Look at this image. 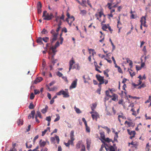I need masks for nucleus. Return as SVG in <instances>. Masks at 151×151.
I'll return each instance as SVG.
<instances>
[{
	"label": "nucleus",
	"instance_id": "1",
	"mask_svg": "<svg viewBox=\"0 0 151 151\" xmlns=\"http://www.w3.org/2000/svg\"><path fill=\"white\" fill-rule=\"evenodd\" d=\"M55 21L58 23V27L55 30L52 29L50 32L51 33L52 35L50 40V42L52 43L57 40L58 32L61 28L60 26L62 22L60 17L58 16L56 17Z\"/></svg>",
	"mask_w": 151,
	"mask_h": 151
},
{
	"label": "nucleus",
	"instance_id": "2",
	"mask_svg": "<svg viewBox=\"0 0 151 151\" xmlns=\"http://www.w3.org/2000/svg\"><path fill=\"white\" fill-rule=\"evenodd\" d=\"M46 11H45L43 12L42 17H44L43 19L46 20H49L51 19L53 17V14L52 13L49 14L47 13Z\"/></svg>",
	"mask_w": 151,
	"mask_h": 151
},
{
	"label": "nucleus",
	"instance_id": "3",
	"mask_svg": "<svg viewBox=\"0 0 151 151\" xmlns=\"http://www.w3.org/2000/svg\"><path fill=\"white\" fill-rule=\"evenodd\" d=\"M66 15L67 18L66 19V20L68 22V24L70 26L72 23L75 20V18L73 16H70V15L69 13H67Z\"/></svg>",
	"mask_w": 151,
	"mask_h": 151
},
{
	"label": "nucleus",
	"instance_id": "4",
	"mask_svg": "<svg viewBox=\"0 0 151 151\" xmlns=\"http://www.w3.org/2000/svg\"><path fill=\"white\" fill-rule=\"evenodd\" d=\"M60 45V44L59 41H57L55 43L54 46H52L50 48V50H52V52L53 54L55 55L56 52H57V50H56V48L59 47Z\"/></svg>",
	"mask_w": 151,
	"mask_h": 151
},
{
	"label": "nucleus",
	"instance_id": "5",
	"mask_svg": "<svg viewBox=\"0 0 151 151\" xmlns=\"http://www.w3.org/2000/svg\"><path fill=\"white\" fill-rule=\"evenodd\" d=\"M77 81L78 79L77 78H76L72 82L71 85L69 87V89H71L76 87L77 85Z\"/></svg>",
	"mask_w": 151,
	"mask_h": 151
},
{
	"label": "nucleus",
	"instance_id": "6",
	"mask_svg": "<svg viewBox=\"0 0 151 151\" xmlns=\"http://www.w3.org/2000/svg\"><path fill=\"white\" fill-rule=\"evenodd\" d=\"M96 77L98 80L100 82V84H101L104 83V77L99 75H96Z\"/></svg>",
	"mask_w": 151,
	"mask_h": 151
},
{
	"label": "nucleus",
	"instance_id": "7",
	"mask_svg": "<svg viewBox=\"0 0 151 151\" xmlns=\"http://www.w3.org/2000/svg\"><path fill=\"white\" fill-rule=\"evenodd\" d=\"M105 149L107 151H115L117 148L116 146L114 145L113 146L111 145L109 146L108 148L105 147Z\"/></svg>",
	"mask_w": 151,
	"mask_h": 151
},
{
	"label": "nucleus",
	"instance_id": "8",
	"mask_svg": "<svg viewBox=\"0 0 151 151\" xmlns=\"http://www.w3.org/2000/svg\"><path fill=\"white\" fill-rule=\"evenodd\" d=\"M146 17L145 16H143L141 17V20H140V22H141L142 25H143V26L145 27H147L145 24L146 23Z\"/></svg>",
	"mask_w": 151,
	"mask_h": 151
},
{
	"label": "nucleus",
	"instance_id": "9",
	"mask_svg": "<svg viewBox=\"0 0 151 151\" xmlns=\"http://www.w3.org/2000/svg\"><path fill=\"white\" fill-rule=\"evenodd\" d=\"M47 142V143L48 144H49V142L47 141H42V139H40L39 142L40 146V147H44L45 145Z\"/></svg>",
	"mask_w": 151,
	"mask_h": 151
},
{
	"label": "nucleus",
	"instance_id": "10",
	"mask_svg": "<svg viewBox=\"0 0 151 151\" xmlns=\"http://www.w3.org/2000/svg\"><path fill=\"white\" fill-rule=\"evenodd\" d=\"M100 134L101 137V139H100L101 140V142L104 145H105V143L104 141V140L105 139V137L104 134V132H101L100 133Z\"/></svg>",
	"mask_w": 151,
	"mask_h": 151
},
{
	"label": "nucleus",
	"instance_id": "11",
	"mask_svg": "<svg viewBox=\"0 0 151 151\" xmlns=\"http://www.w3.org/2000/svg\"><path fill=\"white\" fill-rule=\"evenodd\" d=\"M74 132L72 130L71 131L70 133V140H68L69 141H70V142H71L72 144L73 143V141L74 140Z\"/></svg>",
	"mask_w": 151,
	"mask_h": 151
},
{
	"label": "nucleus",
	"instance_id": "12",
	"mask_svg": "<svg viewBox=\"0 0 151 151\" xmlns=\"http://www.w3.org/2000/svg\"><path fill=\"white\" fill-rule=\"evenodd\" d=\"M42 4L40 2H39L37 4V12L38 14L41 12Z\"/></svg>",
	"mask_w": 151,
	"mask_h": 151
},
{
	"label": "nucleus",
	"instance_id": "13",
	"mask_svg": "<svg viewBox=\"0 0 151 151\" xmlns=\"http://www.w3.org/2000/svg\"><path fill=\"white\" fill-rule=\"evenodd\" d=\"M99 116V115L97 112L95 113L94 114L91 115V116L93 120L95 119L96 121H97L98 117Z\"/></svg>",
	"mask_w": 151,
	"mask_h": 151
},
{
	"label": "nucleus",
	"instance_id": "14",
	"mask_svg": "<svg viewBox=\"0 0 151 151\" xmlns=\"http://www.w3.org/2000/svg\"><path fill=\"white\" fill-rule=\"evenodd\" d=\"M75 63V62L74 60H73V58H72L70 60L69 62L70 64V67L69 68V71L71 69H72L73 68V65Z\"/></svg>",
	"mask_w": 151,
	"mask_h": 151
},
{
	"label": "nucleus",
	"instance_id": "15",
	"mask_svg": "<svg viewBox=\"0 0 151 151\" xmlns=\"http://www.w3.org/2000/svg\"><path fill=\"white\" fill-rule=\"evenodd\" d=\"M80 66L79 65V64L78 63H77L76 64H75L74 66H73V67L72 68L74 69H75L77 70H79L80 69Z\"/></svg>",
	"mask_w": 151,
	"mask_h": 151
},
{
	"label": "nucleus",
	"instance_id": "16",
	"mask_svg": "<svg viewBox=\"0 0 151 151\" xmlns=\"http://www.w3.org/2000/svg\"><path fill=\"white\" fill-rule=\"evenodd\" d=\"M42 80V78L41 77H38L34 81V83L35 84H37V83L40 82Z\"/></svg>",
	"mask_w": 151,
	"mask_h": 151
},
{
	"label": "nucleus",
	"instance_id": "17",
	"mask_svg": "<svg viewBox=\"0 0 151 151\" xmlns=\"http://www.w3.org/2000/svg\"><path fill=\"white\" fill-rule=\"evenodd\" d=\"M127 131L130 135H135L136 134V132L134 131H131L129 129H127Z\"/></svg>",
	"mask_w": 151,
	"mask_h": 151
},
{
	"label": "nucleus",
	"instance_id": "18",
	"mask_svg": "<svg viewBox=\"0 0 151 151\" xmlns=\"http://www.w3.org/2000/svg\"><path fill=\"white\" fill-rule=\"evenodd\" d=\"M63 97L65 98H68L69 96V95L68 94V93L67 92H66L63 90Z\"/></svg>",
	"mask_w": 151,
	"mask_h": 151
},
{
	"label": "nucleus",
	"instance_id": "19",
	"mask_svg": "<svg viewBox=\"0 0 151 151\" xmlns=\"http://www.w3.org/2000/svg\"><path fill=\"white\" fill-rule=\"evenodd\" d=\"M111 96H112L111 99L114 101H116L118 99V96L115 94H113Z\"/></svg>",
	"mask_w": 151,
	"mask_h": 151
},
{
	"label": "nucleus",
	"instance_id": "20",
	"mask_svg": "<svg viewBox=\"0 0 151 151\" xmlns=\"http://www.w3.org/2000/svg\"><path fill=\"white\" fill-rule=\"evenodd\" d=\"M125 124H127L129 127H133L134 124H133V123L131 122H128L127 121H126L125 122Z\"/></svg>",
	"mask_w": 151,
	"mask_h": 151
},
{
	"label": "nucleus",
	"instance_id": "21",
	"mask_svg": "<svg viewBox=\"0 0 151 151\" xmlns=\"http://www.w3.org/2000/svg\"><path fill=\"white\" fill-rule=\"evenodd\" d=\"M80 14L83 16L87 14V12L84 10H80Z\"/></svg>",
	"mask_w": 151,
	"mask_h": 151
},
{
	"label": "nucleus",
	"instance_id": "22",
	"mask_svg": "<svg viewBox=\"0 0 151 151\" xmlns=\"http://www.w3.org/2000/svg\"><path fill=\"white\" fill-rule=\"evenodd\" d=\"M97 105V104L96 103H93L92 104V106H91V109L92 110H94L96 108Z\"/></svg>",
	"mask_w": 151,
	"mask_h": 151
},
{
	"label": "nucleus",
	"instance_id": "23",
	"mask_svg": "<svg viewBox=\"0 0 151 151\" xmlns=\"http://www.w3.org/2000/svg\"><path fill=\"white\" fill-rule=\"evenodd\" d=\"M50 127H47V129H45L42 132V136H44L45 134L47 132V131L48 130H50Z\"/></svg>",
	"mask_w": 151,
	"mask_h": 151
},
{
	"label": "nucleus",
	"instance_id": "24",
	"mask_svg": "<svg viewBox=\"0 0 151 151\" xmlns=\"http://www.w3.org/2000/svg\"><path fill=\"white\" fill-rule=\"evenodd\" d=\"M42 39L41 37L38 38L37 40V42L38 43H40V44H41L42 43Z\"/></svg>",
	"mask_w": 151,
	"mask_h": 151
},
{
	"label": "nucleus",
	"instance_id": "25",
	"mask_svg": "<svg viewBox=\"0 0 151 151\" xmlns=\"http://www.w3.org/2000/svg\"><path fill=\"white\" fill-rule=\"evenodd\" d=\"M35 116H37V117H39L40 118H41L42 116L41 113L39 111H37V114L35 115Z\"/></svg>",
	"mask_w": 151,
	"mask_h": 151
},
{
	"label": "nucleus",
	"instance_id": "26",
	"mask_svg": "<svg viewBox=\"0 0 151 151\" xmlns=\"http://www.w3.org/2000/svg\"><path fill=\"white\" fill-rule=\"evenodd\" d=\"M74 108L76 112L78 114H80L81 113V111L80 110V109L78 108H77L76 106L74 107Z\"/></svg>",
	"mask_w": 151,
	"mask_h": 151
},
{
	"label": "nucleus",
	"instance_id": "27",
	"mask_svg": "<svg viewBox=\"0 0 151 151\" xmlns=\"http://www.w3.org/2000/svg\"><path fill=\"white\" fill-rule=\"evenodd\" d=\"M109 70L108 69H106L104 71V75L106 76L107 77H109V75L108 74V72L109 71Z\"/></svg>",
	"mask_w": 151,
	"mask_h": 151
},
{
	"label": "nucleus",
	"instance_id": "28",
	"mask_svg": "<svg viewBox=\"0 0 151 151\" xmlns=\"http://www.w3.org/2000/svg\"><path fill=\"white\" fill-rule=\"evenodd\" d=\"M56 115L57 116V117L54 120V122H56L58 121L60 119V116L58 114H56Z\"/></svg>",
	"mask_w": 151,
	"mask_h": 151
},
{
	"label": "nucleus",
	"instance_id": "29",
	"mask_svg": "<svg viewBox=\"0 0 151 151\" xmlns=\"http://www.w3.org/2000/svg\"><path fill=\"white\" fill-rule=\"evenodd\" d=\"M122 118L123 119H126V118L125 117V116L122 113L121 114L119 115L118 116V118Z\"/></svg>",
	"mask_w": 151,
	"mask_h": 151
},
{
	"label": "nucleus",
	"instance_id": "30",
	"mask_svg": "<svg viewBox=\"0 0 151 151\" xmlns=\"http://www.w3.org/2000/svg\"><path fill=\"white\" fill-rule=\"evenodd\" d=\"M18 124L19 125H22L23 124V121L21 119H19L17 122Z\"/></svg>",
	"mask_w": 151,
	"mask_h": 151
},
{
	"label": "nucleus",
	"instance_id": "31",
	"mask_svg": "<svg viewBox=\"0 0 151 151\" xmlns=\"http://www.w3.org/2000/svg\"><path fill=\"white\" fill-rule=\"evenodd\" d=\"M129 145L130 144H131L132 145H134V146H138V144L137 142H132L131 143H129Z\"/></svg>",
	"mask_w": 151,
	"mask_h": 151
},
{
	"label": "nucleus",
	"instance_id": "32",
	"mask_svg": "<svg viewBox=\"0 0 151 151\" xmlns=\"http://www.w3.org/2000/svg\"><path fill=\"white\" fill-rule=\"evenodd\" d=\"M104 141H105L106 142H112V140L111 139H110L109 138H105V139L104 140Z\"/></svg>",
	"mask_w": 151,
	"mask_h": 151
},
{
	"label": "nucleus",
	"instance_id": "33",
	"mask_svg": "<svg viewBox=\"0 0 151 151\" xmlns=\"http://www.w3.org/2000/svg\"><path fill=\"white\" fill-rule=\"evenodd\" d=\"M103 128L107 131V132L108 133H109L111 131V130L110 129H109L107 127L105 126L103 127Z\"/></svg>",
	"mask_w": 151,
	"mask_h": 151
},
{
	"label": "nucleus",
	"instance_id": "34",
	"mask_svg": "<svg viewBox=\"0 0 151 151\" xmlns=\"http://www.w3.org/2000/svg\"><path fill=\"white\" fill-rule=\"evenodd\" d=\"M35 114V111L34 110L32 111L31 112V115H32V119H34Z\"/></svg>",
	"mask_w": 151,
	"mask_h": 151
},
{
	"label": "nucleus",
	"instance_id": "35",
	"mask_svg": "<svg viewBox=\"0 0 151 151\" xmlns=\"http://www.w3.org/2000/svg\"><path fill=\"white\" fill-rule=\"evenodd\" d=\"M104 25L102 27V29H103L104 31H106V29H107L108 28V25Z\"/></svg>",
	"mask_w": 151,
	"mask_h": 151
},
{
	"label": "nucleus",
	"instance_id": "36",
	"mask_svg": "<svg viewBox=\"0 0 151 151\" xmlns=\"http://www.w3.org/2000/svg\"><path fill=\"white\" fill-rule=\"evenodd\" d=\"M42 39L43 41H44L45 42H46L48 40L49 38L47 37H45L43 38Z\"/></svg>",
	"mask_w": 151,
	"mask_h": 151
},
{
	"label": "nucleus",
	"instance_id": "37",
	"mask_svg": "<svg viewBox=\"0 0 151 151\" xmlns=\"http://www.w3.org/2000/svg\"><path fill=\"white\" fill-rule=\"evenodd\" d=\"M106 94L107 96L109 97L110 98L112 97V96H111V95H109V91H106Z\"/></svg>",
	"mask_w": 151,
	"mask_h": 151
},
{
	"label": "nucleus",
	"instance_id": "38",
	"mask_svg": "<svg viewBox=\"0 0 151 151\" xmlns=\"http://www.w3.org/2000/svg\"><path fill=\"white\" fill-rule=\"evenodd\" d=\"M56 74L59 77H62L63 75V74L59 71H58L57 72Z\"/></svg>",
	"mask_w": 151,
	"mask_h": 151
},
{
	"label": "nucleus",
	"instance_id": "39",
	"mask_svg": "<svg viewBox=\"0 0 151 151\" xmlns=\"http://www.w3.org/2000/svg\"><path fill=\"white\" fill-rule=\"evenodd\" d=\"M86 126V130L87 132H90V128L88 126L87 124H86V125H85Z\"/></svg>",
	"mask_w": 151,
	"mask_h": 151
},
{
	"label": "nucleus",
	"instance_id": "40",
	"mask_svg": "<svg viewBox=\"0 0 151 151\" xmlns=\"http://www.w3.org/2000/svg\"><path fill=\"white\" fill-rule=\"evenodd\" d=\"M29 107L30 109H32L34 108V106L33 104L32 103H31L30 104Z\"/></svg>",
	"mask_w": 151,
	"mask_h": 151
},
{
	"label": "nucleus",
	"instance_id": "41",
	"mask_svg": "<svg viewBox=\"0 0 151 151\" xmlns=\"http://www.w3.org/2000/svg\"><path fill=\"white\" fill-rule=\"evenodd\" d=\"M46 120L48 122H50L51 120V118L50 116L47 117L46 118Z\"/></svg>",
	"mask_w": 151,
	"mask_h": 151
},
{
	"label": "nucleus",
	"instance_id": "42",
	"mask_svg": "<svg viewBox=\"0 0 151 151\" xmlns=\"http://www.w3.org/2000/svg\"><path fill=\"white\" fill-rule=\"evenodd\" d=\"M106 145L105 144V145H104V143L101 145V148H100L99 150V151H102V150L105 147H105L104 146L105 145Z\"/></svg>",
	"mask_w": 151,
	"mask_h": 151
},
{
	"label": "nucleus",
	"instance_id": "43",
	"mask_svg": "<svg viewBox=\"0 0 151 151\" xmlns=\"http://www.w3.org/2000/svg\"><path fill=\"white\" fill-rule=\"evenodd\" d=\"M40 92L38 90L35 89L34 90V93L35 94H39Z\"/></svg>",
	"mask_w": 151,
	"mask_h": 151
},
{
	"label": "nucleus",
	"instance_id": "44",
	"mask_svg": "<svg viewBox=\"0 0 151 151\" xmlns=\"http://www.w3.org/2000/svg\"><path fill=\"white\" fill-rule=\"evenodd\" d=\"M82 146V148L81 150V151H85V146L83 145V144H82L81 145Z\"/></svg>",
	"mask_w": 151,
	"mask_h": 151
},
{
	"label": "nucleus",
	"instance_id": "45",
	"mask_svg": "<svg viewBox=\"0 0 151 151\" xmlns=\"http://www.w3.org/2000/svg\"><path fill=\"white\" fill-rule=\"evenodd\" d=\"M55 137V139H56L57 142L58 143H59L60 140L59 137L58 136L56 135Z\"/></svg>",
	"mask_w": 151,
	"mask_h": 151
},
{
	"label": "nucleus",
	"instance_id": "46",
	"mask_svg": "<svg viewBox=\"0 0 151 151\" xmlns=\"http://www.w3.org/2000/svg\"><path fill=\"white\" fill-rule=\"evenodd\" d=\"M64 144L66 146L68 147L70 144H72V143L68 141V143H65Z\"/></svg>",
	"mask_w": 151,
	"mask_h": 151
},
{
	"label": "nucleus",
	"instance_id": "47",
	"mask_svg": "<svg viewBox=\"0 0 151 151\" xmlns=\"http://www.w3.org/2000/svg\"><path fill=\"white\" fill-rule=\"evenodd\" d=\"M62 92H63V90H61V91H59V92L56 93V94L57 95H59V96L60 95H61L63 94Z\"/></svg>",
	"mask_w": 151,
	"mask_h": 151
},
{
	"label": "nucleus",
	"instance_id": "48",
	"mask_svg": "<svg viewBox=\"0 0 151 151\" xmlns=\"http://www.w3.org/2000/svg\"><path fill=\"white\" fill-rule=\"evenodd\" d=\"M118 69V71L120 73H122V71L121 69V68L119 66L118 68H117Z\"/></svg>",
	"mask_w": 151,
	"mask_h": 151
},
{
	"label": "nucleus",
	"instance_id": "49",
	"mask_svg": "<svg viewBox=\"0 0 151 151\" xmlns=\"http://www.w3.org/2000/svg\"><path fill=\"white\" fill-rule=\"evenodd\" d=\"M103 15V13L101 11L99 12V16L100 17H101L102 15Z\"/></svg>",
	"mask_w": 151,
	"mask_h": 151
},
{
	"label": "nucleus",
	"instance_id": "50",
	"mask_svg": "<svg viewBox=\"0 0 151 151\" xmlns=\"http://www.w3.org/2000/svg\"><path fill=\"white\" fill-rule=\"evenodd\" d=\"M35 96L33 93H31L30 98L31 99H32L34 98Z\"/></svg>",
	"mask_w": 151,
	"mask_h": 151
},
{
	"label": "nucleus",
	"instance_id": "51",
	"mask_svg": "<svg viewBox=\"0 0 151 151\" xmlns=\"http://www.w3.org/2000/svg\"><path fill=\"white\" fill-rule=\"evenodd\" d=\"M47 33V31L45 29H43L42 31V33L43 34H45Z\"/></svg>",
	"mask_w": 151,
	"mask_h": 151
},
{
	"label": "nucleus",
	"instance_id": "52",
	"mask_svg": "<svg viewBox=\"0 0 151 151\" xmlns=\"http://www.w3.org/2000/svg\"><path fill=\"white\" fill-rule=\"evenodd\" d=\"M95 16L96 17L97 19L99 20L100 21H101L99 19V18L98 17H99V12L98 13H96L95 14Z\"/></svg>",
	"mask_w": 151,
	"mask_h": 151
},
{
	"label": "nucleus",
	"instance_id": "53",
	"mask_svg": "<svg viewBox=\"0 0 151 151\" xmlns=\"http://www.w3.org/2000/svg\"><path fill=\"white\" fill-rule=\"evenodd\" d=\"M82 120L83 122H84V123L85 124V125H86V124H87V122H86L85 119L84 118H83L82 119Z\"/></svg>",
	"mask_w": 151,
	"mask_h": 151
},
{
	"label": "nucleus",
	"instance_id": "54",
	"mask_svg": "<svg viewBox=\"0 0 151 151\" xmlns=\"http://www.w3.org/2000/svg\"><path fill=\"white\" fill-rule=\"evenodd\" d=\"M62 31L65 33H66L67 32V30L66 28L64 27L62 29Z\"/></svg>",
	"mask_w": 151,
	"mask_h": 151
},
{
	"label": "nucleus",
	"instance_id": "55",
	"mask_svg": "<svg viewBox=\"0 0 151 151\" xmlns=\"http://www.w3.org/2000/svg\"><path fill=\"white\" fill-rule=\"evenodd\" d=\"M137 17V16H135L134 14H132L131 17L130 18L131 19H135Z\"/></svg>",
	"mask_w": 151,
	"mask_h": 151
},
{
	"label": "nucleus",
	"instance_id": "56",
	"mask_svg": "<svg viewBox=\"0 0 151 151\" xmlns=\"http://www.w3.org/2000/svg\"><path fill=\"white\" fill-rule=\"evenodd\" d=\"M26 147L27 148H31V147H32V145H29L28 146V144H27V143H26Z\"/></svg>",
	"mask_w": 151,
	"mask_h": 151
},
{
	"label": "nucleus",
	"instance_id": "57",
	"mask_svg": "<svg viewBox=\"0 0 151 151\" xmlns=\"http://www.w3.org/2000/svg\"><path fill=\"white\" fill-rule=\"evenodd\" d=\"M142 50L145 53H146L147 50L145 46H144V47Z\"/></svg>",
	"mask_w": 151,
	"mask_h": 151
},
{
	"label": "nucleus",
	"instance_id": "58",
	"mask_svg": "<svg viewBox=\"0 0 151 151\" xmlns=\"http://www.w3.org/2000/svg\"><path fill=\"white\" fill-rule=\"evenodd\" d=\"M47 96L49 99H51V94L49 93H47Z\"/></svg>",
	"mask_w": 151,
	"mask_h": 151
},
{
	"label": "nucleus",
	"instance_id": "59",
	"mask_svg": "<svg viewBox=\"0 0 151 151\" xmlns=\"http://www.w3.org/2000/svg\"><path fill=\"white\" fill-rule=\"evenodd\" d=\"M107 108H106V114L109 116H111V113L109 111L106 110Z\"/></svg>",
	"mask_w": 151,
	"mask_h": 151
},
{
	"label": "nucleus",
	"instance_id": "60",
	"mask_svg": "<svg viewBox=\"0 0 151 151\" xmlns=\"http://www.w3.org/2000/svg\"><path fill=\"white\" fill-rule=\"evenodd\" d=\"M81 143V142H78V143L76 145V147L78 149L80 147V145Z\"/></svg>",
	"mask_w": 151,
	"mask_h": 151
},
{
	"label": "nucleus",
	"instance_id": "61",
	"mask_svg": "<svg viewBox=\"0 0 151 151\" xmlns=\"http://www.w3.org/2000/svg\"><path fill=\"white\" fill-rule=\"evenodd\" d=\"M47 111L46 109H43L42 110L41 112L42 113L44 114Z\"/></svg>",
	"mask_w": 151,
	"mask_h": 151
},
{
	"label": "nucleus",
	"instance_id": "62",
	"mask_svg": "<svg viewBox=\"0 0 151 151\" xmlns=\"http://www.w3.org/2000/svg\"><path fill=\"white\" fill-rule=\"evenodd\" d=\"M98 55L101 58H104L105 57V55H102L101 54H99Z\"/></svg>",
	"mask_w": 151,
	"mask_h": 151
},
{
	"label": "nucleus",
	"instance_id": "63",
	"mask_svg": "<svg viewBox=\"0 0 151 151\" xmlns=\"http://www.w3.org/2000/svg\"><path fill=\"white\" fill-rule=\"evenodd\" d=\"M58 151H62V148L60 145H59L58 147Z\"/></svg>",
	"mask_w": 151,
	"mask_h": 151
},
{
	"label": "nucleus",
	"instance_id": "64",
	"mask_svg": "<svg viewBox=\"0 0 151 151\" xmlns=\"http://www.w3.org/2000/svg\"><path fill=\"white\" fill-rule=\"evenodd\" d=\"M55 140V138L54 137H51L50 138V140L51 142H53Z\"/></svg>",
	"mask_w": 151,
	"mask_h": 151
}]
</instances>
